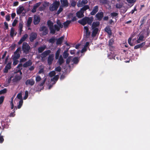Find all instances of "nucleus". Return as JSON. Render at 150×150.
<instances>
[{"label":"nucleus","instance_id":"1","mask_svg":"<svg viewBox=\"0 0 150 150\" xmlns=\"http://www.w3.org/2000/svg\"><path fill=\"white\" fill-rule=\"evenodd\" d=\"M100 22L99 21H93L92 24L91 28L93 30L92 35L93 37L95 36L97 34L98 28L99 26Z\"/></svg>","mask_w":150,"mask_h":150},{"label":"nucleus","instance_id":"2","mask_svg":"<svg viewBox=\"0 0 150 150\" xmlns=\"http://www.w3.org/2000/svg\"><path fill=\"white\" fill-rule=\"evenodd\" d=\"M60 5L59 1L56 0L49 7V10L51 11H53L57 10Z\"/></svg>","mask_w":150,"mask_h":150},{"label":"nucleus","instance_id":"3","mask_svg":"<svg viewBox=\"0 0 150 150\" xmlns=\"http://www.w3.org/2000/svg\"><path fill=\"white\" fill-rule=\"evenodd\" d=\"M30 49V47L28 44L26 42H23L22 46V50L23 53L25 54H28Z\"/></svg>","mask_w":150,"mask_h":150},{"label":"nucleus","instance_id":"4","mask_svg":"<svg viewBox=\"0 0 150 150\" xmlns=\"http://www.w3.org/2000/svg\"><path fill=\"white\" fill-rule=\"evenodd\" d=\"M47 24L50 30V33H54L55 30L53 29L54 23L53 22L49 20L47 21Z\"/></svg>","mask_w":150,"mask_h":150},{"label":"nucleus","instance_id":"5","mask_svg":"<svg viewBox=\"0 0 150 150\" xmlns=\"http://www.w3.org/2000/svg\"><path fill=\"white\" fill-rule=\"evenodd\" d=\"M40 31H42V34L43 35H45L48 33L47 28L45 26L41 27L39 29Z\"/></svg>","mask_w":150,"mask_h":150},{"label":"nucleus","instance_id":"6","mask_svg":"<svg viewBox=\"0 0 150 150\" xmlns=\"http://www.w3.org/2000/svg\"><path fill=\"white\" fill-rule=\"evenodd\" d=\"M88 1L87 0H79L77 3V6L79 7H81L87 4Z\"/></svg>","mask_w":150,"mask_h":150},{"label":"nucleus","instance_id":"7","mask_svg":"<svg viewBox=\"0 0 150 150\" xmlns=\"http://www.w3.org/2000/svg\"><path fill=\"white\" fill-rule=\"evenodd\" d=\"M35 83V81L34 79L32 78L27 80L25 82V84L27 86L29 85L33 86L34 84Z\"/></svg>","mask_w":150,"mask_h":150},{"label":"nucleus","instance_id":"8","mask_svg":"<svg viewBox=\"0 0 150 150\" xmlns=\"http://www.w3.org/2000/svg\"><path fill=\"white\" fill-rule=\"evenodd\" d=\"M104 15L103 13V12H99L97 13L95 17L99 21L101 20Z\"/></svg>","mask_w":150,"mask_h":150},{"label":"nucleus","instance_id":"9","mask_svg":"<svg viewBox=\"0 0 150 150\" xmlns=\"http://www.w3.org/2000/svg\"><path fill=\"white\" fill-rule=\"evenodd\" d=\"M54 55L53 54L49 55L47 59V63L49 65H51L54 60Z\"/></svg>","mask_w":150,"mask_h":150},{"label":"nucleus","instance_id":"10","mask_svg":"<svg viewBox=\"0 0 150 150\" xmlns=\"http://www.w3.org/2000/svg\"><path fill=\"white\" fill-rule=\"evenodd\" d=\"M37 34L35 33H32L30 35L29 40L31 42H33L37 37Z\"/></svg>","mask_w":150,"mask_h":150},{"label":"nucleus","instance_id":"11","mask_svg":"<svg viewBox=\"0 0 150 150\" xmlns=\"http://www.w3.org/2000/svg\"><path fill=\"white\" fill-rule=\"evenodd\" d=\"M11 62H9L8 64H7L6 66L5 67L4 70L3 72L5 73H7L8 72L9 70L11 69Z\"/></svg>","mask_w":150,"mask_h":150},{"label":"nucleus","instance_id":"12","mask_svg":"<svg viewBox=\"0 0 150 150\" xmlns=\"http://www.w3.org/2000/svg\"><path fill=\"white\" fill-rule=\"evenodd\" d=\"M114 41L112 39H111L109 41L108 46L110 50L111 51H113L115 49L112 45L114 43Z\"/></svg>","mask_w":150,"mask_h":150},{"label":"nucleus","instance_id":"13","mask_svg":"<svg viewBox=\"0 0 150 150\" xmlns=\"http://www.w3.org/2000/svg\"><path fill=\"white\" fill-rule=\"evenodd\" d=\"M51 52L50 50H48L45 51L41 54V57L42 58H43L46 57L49 54L51 53Z\"/></svg>","mask_w":150,"mask_h":150},{"label":"nucleus","instance_id":"14","mask_svg":"<svg viewBox=\"0 0 150 150\" xmlns=\"http://www.w3.org/2000/svg\"><path fill=\"white\" fill-rule=\"evenodd\" d=\"M41 4L40 2H39L35 4L33 6V8L32 9L31 12L33 13L35 12L37 8L39 7Z\"/></svg>","mask_w":150,"mask_h":150},{"label":"nucleus","instance_id":"15","mask_svg":"<svg viewBox=\"0 0 150 150\" xmlns=\"http://www.w3.org/2000/svg\"><path fill=\"white\" fill-rule=\"evenodd\" d=\"M84 12L80 9V11L76 12V15L78 18H80L84 17Z\"/></svg>","mask_w":150,"mask_h":150},{"label":"nucleus","instance_id":"16","mask_svg":"<svg viewBox=\"0 0 150 150\" xmlns=\"http://www.w3.org/2000/svg\"><path fill=\"white\" fill-rule=\"evenodd\" d=\"M28 35L27 34H24L23 37L21 38L19 41L18 42V45H21L23 41H25L26 39L28 38Z\"/></svg>","mask_w":150,"mask_h":150},{"label":"nucleus","instance_id":"17","mask_svg":"<svg viewBox=\"0 0 150 150\" xmlns=\"http://www.w3.org/2000/svg\"><path fill=\"white\" fill-rule=\"evenodd\" d=\"M64 38V36L63 35L57 39V40H57L56 42V45H61Z\"/></svg>","mask_w":150,"mask_h":150},{"label":"nucleus","instance_id":"18","mask_svg":"<svg viewBox=\"0 0 150 150\" xmlns=\"http://www.w3.org/2000/svg\"><path fill=\"white\" fill-rule=\"evenodd\" d=\"M40 21V17L39 16H36L34 18V24L36 25L39 24Z\"/></svg>","mask_w":150,"mask_h":150},{"label":"nucleus","instance_id":"19","mask_svg":"<svg viewBox=\"0 0 150 150\" xmlns=\"http://www.w3.org/2000/svg\"><path fill=\"white\" fill-rule=\"evenodd\" d=\"M98 10V6H96L93 7L92 11L90 13V14L92 15H94L97 12Z\"/></svg>","mask_w":150,"mask_h":150},{"label":"nucleus","instance_id":"20","mask_svg":"<svg viewBox=\"0 0 150 150\" xmlns=\"http://www.w3.org/2000/svg\"><path fill=\"white\" fill-rule=\"evenodd\" d=\"M86 23L89 25H91L93 21V16H91L90 17H86Z\"/></svg>","mask_w":150,"mask_h":150},{"label":"nucleus","instance_id":"21","mask_svg":"<svg viewBox=\"0 0 150 150\" xmlns=\"http://www.w3.org/2000/svg\"><path fill=\"white\" fill-rule=\"evenodd\" d=\"M78 22L82 25H84L87 24L86 17H85L82 19L79 20Z\"/></svg>","mask_w":150,"mask_h":150},{"label":"nucleus","instance_id":"22","mask_svg":"<svg viewBox=\"0 0 150 150\" xmlns=\"http://www.w3.org/2000/svg\"><path fill=\"white\" fill-rule=\"evenodd\" d=\"M61 3L62 4V6L67 7L69 6V3L67 0H60Z\"/></svg>","mask_w":150,"mask_h":150},{"label":"nucleus","instance_id":"23","mask_svg":"<svg viewBox=\"0 0 150 150\" xmlns=\"http://www.w3.org/2000/svg\"><path fill=\"white\" fill-rule=\"evenodd\" d=\"M32 64V62L30 59L28 61L26 62L23 65L24 67H28L31 66Z\"/></svg>","mask_w":150,"mask_h":150},{"label":"nucleus","instance_id":"24","mask_svg":"<svg viewBox=\"0 0 150 150\" xmlns=\"http://www.w3.org/2000/svg\"><path fill=\"white\" fill-rule=\"evenodd\" d=\"M145 44V42H142L141 44L137 45L134 47V49H137L142 47Z\"/></svg>","mask_w":150,"mask_h":150},{"label":"nucleus","instance_id":"25","mask_svg":"<svg viewBox=\"0 0 150 150\" xmlns=\"http://www.w3.org/2000/svg\"><path fill=\"white\" fill-rule=\"evenodd\" d=\"M24 9V8L23 6H19L18 8L17 9L16 12L17 14H21Z\"/></svg>","mask_w":150,"mask_h":150},{"label":"nucleus","instance_id":"26","mask_svg":"<svg viewBox=\"0 0 150 150\" xmlns=\"http://www.w3.org/2000/svg\"><path fill=\"white\" fill-rule=\"evenodd\" d=\"M46 46L44 45L43 46H41L39 47L38 48V52L39 53H41L46 48Z\"/></svg>","mask_w":150,"mask_h":150},{"label":"nucleus","instance_id":"27","mask_svg":"<svg viewBox=\"0 0 150 150\" xmlns=\"http://www.w3.org/2000/svg\"><path fill=\"white\" fill-rule=\"evenodd\" d=\"M57 40L55 36L52 37L50 39L48 40V42L50 43H51L52 44H54L55 42V41Z\"/></svg>","mask_w":150,"mask_h":150},{"label":"nucleus","instance_id":"28","mask_svg":"<svg viewBox=\"0 0 150 150\" xmlns=\"http://www.w3.org/2000/svg\"><path fill=\"white\" fill-rule=\"evenodd\" d=\"M20 57V54L19 53L14 52V55L12 56V58H14V59H17L19 58Z\"/></svg>","mask_w":150,"mask_h":150},{"label":"nucleus","instance_id":"29","mask_svg":"<svg viewBox=\"0 0 150 150\" xmlns=\"http://www.w3.org/2000/svg\"><path fill=\"white\" fill-rule=\"evenodd\" d=\"M60 28H61L58 25L56 24H54L53 26V29L54 30L55 32L54 33H51L53 34H54L56 32V31H59L60 30Z\"/></svg>","mask_w":150,"mask_h":150},{"label":"nucleus","instance_id":"30","mask_svg":"<svg viewBox=\"0 0 150 150\" xmlns=\"http://www.w3.org/2000/svg\"><path fill=\"white\" fill-rule=\"evenodd\" d=\"M105 31L109 35H112V32L110 29L109 26H107L105 28Z\"/></svg>","mask_w":150,"mask_h":150},{"label":"nucleus","instance_id":"31","mask_svg":"<svg viewBox=\"0 0 150 150\" xmlns=\"http://www.w3.org/2000/svg\"><path fill=\"white\" fill-rule=\"evenodd\" d=\"M83 7L81 8V9L82 11H83L84 12L85 11H86L87 10L89 9L90 8V7L89 6V5H84L83 6Z\"/></svg>","mask_w":150,"mask_h":150},{"label":"nucleus","instance_id":"32","mask_svg":"<svg viewBox=\"0 0 150 150\" xmlns=\"http://www.w3.org/2000/svg\"><path fill=\"white\" fill-rule=\"evenodd\" d=\"M58 63L60 65H61L64 62V61L61 55L58 61Z\"/></svg>","mask_w":150,"mask_h":150},{"label":"nucleus","instance_id":"33","mask_svg":"<svg viewBox=\"0 0 150 150\" xmlns=\"http://www.w3.org/2000/svg\"><path fill=\"white\" fill-rule=\"evenodd\" d=\"M14 32H15L14 29L13 28H11L10 33V35L11 37H13L14 35V36L16 35V33L14 34Z\"/></svg>","mask_w":150,"mask_h":150},{"label":"nucleus","instance_id":"34","mask_svg":"<svg viewBox=\"0 0 150 150\" xmlns=\"http://www.w3.org/2000/svg\"><path fill=\"white\" fill-rule=\"evenodd\" d=\"M21 75H19L18 74H16L14 77V79L16 81H20L22 78Z\"/></svg>","mask_w":150,"mask_h":150},{"label":"nucleus","instance_id":"35","mask_svg":"<svg viewBox=\"0 0 150 150\" xmlns=\"http://www.w3.org/2000/svg\"><path fill=\"white\" fill-rule=\"evenodd\" d=\"M60 50L59 49L58 50L56 51L55 53V58L56 59H57L59 58V56Z\"/></svg>","mask_w":150,"mask_h":150},{"label":"nucleus","instance_id":"36","mask_svg":"<svg viewBox=\"0 0 150 150\" xmlns=\"http://www.w3.org/2000/svg\"><path fill=\"white\" fill-rule=\"evenodd\" d=\"M32 19L31 17H29L27 21V26L28 27L30 26L31 23L32 21Z\"/></svg>","mask_w":150,"mask_h":150},{"label":"nucleus","instance_id":"37","mask_svg":"<svg viewBox=\"0 0 150 150\" xmlns=\"http://www.w3.org/2000/svg\"><path fill=\"white\" fill-rule=\"evenodd\" d=\"M59 76L58 75H56L54 76L52 79H51V81H57L59 79Z\"/></svg>","mask_w":150,"mask_h":150},{"label":"nucleus","instance_id":"38","mask_svg":"<svg viewBox=\"0 0 150 150\" xmlns=\"http://www.w3.org/2000/svg\"><path fill=\"white\" fill-rule=\"evenodd\" d=\"M63 7H64L63 6H60L59 8L57 13V14L59 15V14L63 10Z\"/></svg>","mask_w":150,"mask_h":150},{"label":"nucleus","instance_id":"39","mask_svg":"<svg viewBox=\"0 0 150 150\" xmlns=\"http://www.w3.org/2000/svg\"><path fill=\"white\" fill-rule=\"evenodd\" d=\"M71 23V21H69V20L67 21L66 22H64L63 23L64 27H67Z\"/></svg>","mask_w":150,"mask_h":150},{"label":"nucleus","instance_id":"40","mask_svg":"<svg viewBox=\"0 0 150 150\" xmlns=\"http://www.w3.org/2000/svg\"><path fill=\"white\" fill-rule=\"evenodd\" d=\"M56 23L61 28H62L63 27V25L61 24L60 21L59 20L57 19Z\"/></svg>","mask_w":150,"mask_h":150},{"label":"nucleus","instance_id":"41","mask_svg":"<svg viewBox=\"0 0 150 150\" xmlns=\"http://www.w3.org/2000/svg\"><path fill=\"white\" fill-rule=\"evenodd\" d=\"M17 108L15 106L14 108V109L13 110V112H12L9 115L10 117H13L15 116V114L14 113L15 112V110H17Z\"/></svg>","mask_w":150,"mask_h":150},{"label":"nucleus","instance_id":"42","mask_svg":"<svg viewBox=\"0 0 150 150\" xmlns=\"http://www.w3.org/2000/svg\"><path fill=\"white\" fill-rule=\"evenodd\" d=\"M23 103V100H20L19 102V104L18 105L17 108L18 109H20L22 106Z\"/></svg>","mask_w":150,"mask_h":150},{"label":"nucleus","instance_id":"43","mask_svg":"<svg viewBox=\"0 0 150 150\" xmlns=\"http://www.w3.org/2000/svg\"><path fill=\"white\" fill-rule=\"evenodd\" d=\"M55 74V72L54 71H50L49 74V76L51 77H52L54 76Z\"/></svg>","mask_w":150,"mask_h":150},{"label":"nucleus","instance_id":"44","mask_svg":"<svg viewBox=\"0 0 150 150\" xmlns=\"http://www.w3.org/2000/svg\"><path fill=\"white\" fill-rule=\"evenodd\" d=\"M122 3H117L116 5V7L117 8H122Z\"/></svg>","mask_w":150,"mask_h":150},{"label":"nucleus","instance_id":"45","mask_svg":"<svg viewBox=\"0 0 150 150\" xmlns=\"http://www.w3.org/2000/svg\"><path fill=\"white\" fill-rule=\"evenodd\" d=\"M69 54L67 53V51H64L63 55L64 58H66L68 56Z\"/></svg>","mask_w":150,"mask_h":150},{"label":"nucleus","instance_id":"46","mask_svg":"<svg viewBox=\"0 0 150 150\" xmlns=\"http://www.w3.org/2000/svg\"><path fill=\"white\" fill-rule=\"evenodd\" d=\"M13 60V64L14 66L17 65L19 61L17 59H14V58H12Z\"/></svg>","mask_w":150,"mask_h":150},{"label":"nucleus","instance_id":"47","mask_svg":"<svg viewBox=\"0 0 150 150\" xmlns=\"http://www.w3.org/2000/svg\"><path fill=\"white\" fill-rule=\"evenodd\" d=\"M73 61L74 63L75 64H76L78 63L79 61L78 60L77 57H75L73 59Z\"/></svg>","mask_w":150,"mask_h":150},{"label":"nucleus","instance_id":"48","mask_svg":"<svg viewBox=\"0 0 150 150\" xmlns=\"http://www.w3.org/2000/svg\"><path fill=\"white\" fill-rule=\"evenodd\" d=\"M17 97L18 99H20V100H23L21 93H18L17 95Z\"/></svg>","mask_w":150,"mask_h":150},{"label":"nucleus","instance_id":"49","mask_svg":"<svg viewBox=\"0 0 150 150\" xmlns=\"http://www.w3.org/2000/svg\"><path fill=\"white\" fill-rule=\"evenodd\" d=\"M55 70L56 71L60 72L61 70V68L59 66H58L55 68Z\"/></svg>","mask_w":150,"mask_h":150},{"label":"nucleus","instance_id":"50","mask_svg":"<svg viewBox=\"0 0 150 150\" xmlns=\"http://www.w3.org/2000/svg\"><path fill=\"white\" fill-rule=\"evenodd\" d=\"M118 15V13H115V12H113L112 13L110 14V15L112 17H116Z\"/></svg>","mask_w":150,"mask_h":150},{"label":"nucleus","instance_id":"51","mask_svg":"<svg viewBox=\"0 0 150 150\" xmlns=\"http://www.w3.org/2000/svg\"><path fill=\"white\" fill-rule=\"evenodd\" d=\"M28 92L27 91H26L25 92V96L23 97L24 100H26L28 97Z\"/></svg>","mask_w":150,"mask_h":150},{"label":"nucleus","instance_id":"52","mask_svg":"<svg viewBox=\"0 0 150 150\" xmlns=\"http://www.w3.org/2000/svg\"><path fill=\"white\" fill-rule=\"evenodd\" d=\"M132 38L131 37H130L129 38L128 40V43L131 46H133V43H132L131 42L132 40Z\"/></svg>","mask_w":150,"mask_h":150},{"label":"nucleus","instance_id":"53","mask_svg":"<svg viewBox=\"0 0 150 150\" xmlns=\"http://www.w3.org/2000/svg\"><path fill=\"white\" fill-rule=\"evenodd\" d=\"M41 79V78L39 76H37L36 77L35 80L37 82L40 81Z\"/></svg>","mask_w":150,"mask_h":150},{"label":"nucleus","instance_id":"54","mask_svg":"<svg viewBox=\"0 0 150 150\" xmlns=\"http://www.w3.org/2000/svg\"><path fill=\"white\" fill-rule=\"evenodd\" d=\"M18 22V20H16V19H15L13 21V23H12V25L13 27L15 26L16 24Z\"/></svg>","mask_w":150,"mask_h":150},{"label":"nucleus","instance_id":"55","mask_svg":"<svg viewBox=\"0 0 150 150\" xmlns=\"http://www.w3.org/2000/svg\"><path fill=\"white\" fill-rule=\"evenodd\" d=\"M76 4V2L74 1H72L71 2V6L73 7H74Z\"/></svg>","mask_w":150,"mask_h":150},{"label":"nucleus","instance_id":"56","mask_svg":"<svg viewBox=\"0 0 150 150\" xmlns=\"http://www.w3.org/2000/svg\"><path fill=\"white\" fill-rule=\"evenodd\" d=\"M7 91L6 89V88L2 89L0 91V94L5 93Z\"/></svg>","mask_w":150,"mask_h":150},{"label":"nucleus","instance_id":"57","mask_svg":"<svg viewBox=\"0 0 150 150\" xmlns=\"http://www.w3.org/2000/svg\"><path fill=\"white\" fill-rule=\"evenodd\" d=\"M21 69H18V70L16 69L15 70V73H19L20 74V75H22V73L21 72Z\"/></svg>","mask_w":150,"mask_h":150},{"label":"nucleus","instance_id":"58","mask_svg":"<svg viewBox=\"0 0 150 150\" xmlns=\"http://www.w3.org/2000/svg\"><path fill=\"white\" fill-rule=\"evenodd\" d=\"M77 20V18H76V16L72 17V18H71V20H69L71 22H74L75 21H76Z\"/></svg>","mask_w":150,"mask_h":150},{"label":"nucleus","instance_id":"59","mask_svg":"<svg viewBox=\"0 0 150 150\" xmlns=\"http://www.w3.org/2000/svg\"><path fill=\"white\" fill-rule=\"evenodd\" d=\"M4 97V96H1L0 97V105L3 102Z\"/></svg>","mask_w":150,"mask_h":150},{"label":"nucleus","instance_id":"60","mask_svg":"<svg viewBox=\"0 0 150 150\" xmlns=\"http://www.w3.org/2000/svg\"><path fill=\"white\" fill-rule=\"evenodd\" d=\"M6 20L8 21H9L10 20V16L8 14L6 16Z\"/></svg>","mask_w":150,"mask_h":150},{"label":"nucleus","instance_id":"61","mask_svg":"<svg viewBox=\"0 0 150 150\" xmlns=\"http://www.w3.org/2000/svg\"><path fill=\"white\" fill-rule=\"evenodd\" d=\"M126 1L130 4L134 3L136 1V0H126Z\"/></svg>","mask_w":150,"mask_h":150},{"label":"nucleus","instance_id":"62","mask_svg":"<svg viewBox=\"0 0 150 150\" xmlns=\"http://www.w3.org/2000/svg\"><path fill=\"white\" fill-rule=\"evenodd\" d=\"M145 21V20L144 18H143L141 20L140 23H141V24L140 26V27L144 23Z\"/></svg>","mask_w":150,"mask_h":150},{"label":"nucleus","instance_id":"63","mask_svg":"<svg viewBox=\"0 0 150 150\" xmlns=\"http://www.w3.org/2000/svg\"><path fill=\"white\" fill-rule=\"evenodd\" d=\"M4 139L3 136L0 135V143H2L4 141Z\"/></svg>","mask_w":150,"mask_h":150},{"label":"nucleus","instance_id":"64","mask_svg":"<svg viewBox=\"0 0 150 150\" xmlns=\"http://www.w3.org/2000/svg\"><path fill=\"white\" fill-rule=\"evenodd\" d=\"M144 38V36L143 35H141L139 37V38L138 39L139 40H140L141 41H143V39Z\"/></svg>","mask_w":150,"mask_h":150}]
</instances>
